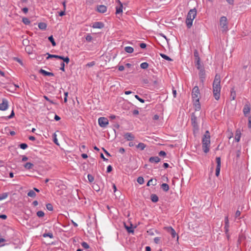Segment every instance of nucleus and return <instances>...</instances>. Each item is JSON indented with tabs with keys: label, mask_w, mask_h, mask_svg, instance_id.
Wrapping results in <instances>:
<instances>
[{
	"label": "nucleus",
	"mask_w": 251,
	"mask_h": 251,
	"mask_svg": "<svg viewBox=\"0 0 251 251\" xmlns=\"http://www.w3.org/2000/svg\"><path fill=\"white\" fill-rule=\"evenodd\" d=\"M38 27L40 29L45 30L47 28V24L45 23H40L38 24Z\"/></svg>",
	"instance_id": "27"
},
{
	"label": "nucleus",
	"mask_w": 251,
	"mask_h": 251,
	"mask_svg": "<svg viewBox=\"0 0 251 251\" xmlns=\"http://www.w3.org/2000/svg\"><path fill=\"white\" fill-rule=\"evenodd\" d=\"M112 170V167L111 165H109L107 167V173H110Z\"/></svg>",
	"instance_id": "55"
},
{
	"label": "nucleus",
	"mask_w": 251,
	"mask_h": 251,
	"mask_svg": "<svg viewBox=\"0 0 251 251\" xmlns=\"http://www.w3.org/2000/svg\"><path fill=\"white\" fill-rule=\"evenodd\" d=\"M248 126L249 128H251V116L249 118Z\"/></svg>",
	"instance_id": "64"
},
{
	"label": "nucleus",
	"mask_w": 251,
	"mask_h": 251,
	"mask_svg": "<svg viewBox=\"0 0 251 251\" xmlns=\"http://www.w3.org/2000/svg\"><path fill=\"white\" fill-rule=\"evenodd\" d=\"M216 161L217 163V166L216 168V173L215 175L216 176H218L220 174V169H221V158L220 157H216Z\"/></svg>",
	"instance_id": "9"
},
{
	"label": "nucleus",
	"mask_w": 251,
	"mask_h": 251,
	"mask_svg": "<svg viewBox=\"0 0 251 251\" xmlns=\"http://www.w3.org/2000/svg\"><path fill=\"white\" fill-rule=\"evenodd\" d=\"M43 97L46 100L50 102V103L55 104V102H53L52 100H50L47 96L45 95L43 96Z\"/></svg>",
	"instance_id": "50"
},
{
	"label": "nucleus",
	"mask_w": 251,
	"mask_h": 251,
	"mask_svg": "<svg viewBox=\"0 0 251 251\" xmlns=\"http://www.w3.org/2000/svg\"><path fill=\"white\" fill-rule=\"evenodd\" d=\"M23 44L24 46H27L28 44V41L27 40H24L23 41Z\"/></svg>",
	"instance_id": "63"
},
{
	"label": "nucleus",
	"mask_w": 251,
	"mask_h": 251,
	"mask_svg": "<svg viewBox=\"0 0 251 251\" xmlns=\"http://www.w3.org/2000/svg\"><path fill=\"white\" fill-rule=\"evenodd\" d=\"M86 40L88 42H91L92 41L93 38L92 36L90 34H88L85 37Z\"/></svg>",
	"instance_id": "45"
},
{
	"label": "nucleus",
	"mask_w": 251,
	"mask_h": 251,
	"mask_svg": "<svg viewBox=\"0 0 251 251\" xmlns=\"http://www.w3.org/2000/svg\"><path fill=\"white\" fill-rule=\"evenodd\" d=\"M87 177H88V180L90 182H92L94 181V177L92 175H91L90 174H88L87 176Z\"/></svg>",
	"instance_id": "41"
},
{
	"label": "nucleus",
	"mask_w": 251,
	"mask_h": 251,
	"mask_svg": "<svg viewBox=\"0 0 251 251\" xmlns=\"http://www.w3.org/2000/svg\"><path fill=\"white\" fill-rule=\"evenodd\" d=\"M39 72L44 76H54V74L51 72H47L44 70L41 69Z\"/></svg>",
	"instance_id": "18"
},
{
	"label": "nucleus",
	"mask_w": 251,
	"mask_h": 251,
	"mask_svg": "<svg viewBox=\"0 0 251 251\" xmlns=\"http://www.w3.org/2000/svg\"><path fill=\"white\" fill-rule=\"evenodd\" d=\"M164 229L169 233H170L172 238H175V237L177 236V240L178 239V236L176 234V233L175 229L171 226H167L164 227Z\"/></svg>",
	"instance_id": "8"
},
{
	"label": "nucleus",
	"mask_w": 251,
	"mask_h": 251,
	"mask_svg": "<svg viewBox=\"0 0 251 251\" xmlns=\"http://www.w3.org/2000/svg\"><path fill=\"white\" fill-rule=\"evenodd\" d=\"M124 137L127 141H132L135 138L134 135L130 132L125 133Z\"/></svg>",
	"instance_id": "13"
},
{
	"label": "nucleus",
	"mask_w": 251,
	"mask_h": 251,
	"mask_svg": "<svg viewBox=\"0 0 251 251\" xmlns=\"http://www.w3.org/2000/svg\"><path fill=\"white\" fill-rule=\"evenodd\" d=\"M149 161L151 163H158L160 161V159L158 156H152L149 158Z\"/></svg>",
	"instance_id": "17"
},
{
	"label": "nucleus",
	"mask_w": 251,
	"mask_h": 251,
	"mask_svg": "<svg viewBox=\"0 0 251 251\" xmlns=\"http://www.w3.org/2000/svg\"><path fill=\"white\" fill-rule=\"evenodd\" d=\"M116 2L119 4V6H116V14H119L122 13L123 12V4L120 0H116Z\"/></svg>",
	"instance_id": "12"
},
{
	"label": "nucleus",
	"mask_w": 251,
	"mask_h": 251,
	"mask_svg": "<svg viewBox=\"0 0 251 251\" xmlns=\"http://www.w3.org/2000/svg\"><path fill=\"white\" fill-rule=\"evenodd\" d=\"M48 55V56L47 57V59H48L50 58H55L57 59H62V56L58 55H55V54H50L49 53H47Z\"/></svg>",
	"instance_id": "22"
},
{
	"label": "nucleus",
	"mask_w": 251,
	"mask_h": 251,
	"mask_svg": "<svg viewBox=\"0 0 251 251\" xmlns=\"http://www.w3.org/2000/svg\"><path fill=\"white\" fill-rule=\"evenodd\" d=\"M22 22L26 25H29L30 23V20L26 17H24L22 19Z\"/></svg>",
	"instance_id": "37"
},
{
	"label": "nucleus",
	"mask_w": 251,
	"mask_h": 251,
	"mask_svg": "<svg viewBox=\"0 0 251 251\" xmlns=\"http://www.w3.org/2000/svg\"><path fill=\"white\" fill-rule=\"evenodd\" d=\"M60 65H61V67L60 68V69L64 72L65 71V64H64V62H61V64H60Z\"/></svg>",
	"instance_id": "52"
},
{
	"label": "nucleus",
	"mask_w": 251,
	"mask_h": 251,
	"mask_svg": "<svg viewBox=\"0 0 251 251\" xmlns=\"http://www.w3.org/2000/svg\"><path fill=\"white\" fill-rule=\"evenodd\" d=\"M81 246L83 248L85 249H88L89 248V245L85 242H83L81 243Z\"/></svg>",
	"instance_id": "42"
},
{
	"label": "nucleus",
	"mask_w": 251,
	"mask_h": 251,
	"mask_svg": "<svg viewBox=\"0 0 251 251\" xmlns=\"http://www.w3.org/2000/svg\"><path fill=\"white\" fill-rule=\"evenodd\" d=\"M231 100H234L236 98V92L234 88H232L230 90Z\"/></svg>",
	"instance_id": "24"
},
{
	"label": "nucleus",
	"mask_w": 251,
	"mask_h": 251,
	"mask_svg": "<svg viewBox=\"0 0 251 251\" xmlns=\"http://www.w3.org/2000/svg\"><path fill=\"white\" fill-rule=\"evenodd\" d=\"M119 152L122 154H123L125 152V150L123 148H120L119 150Z\"/></svg>",
	"instance_id": "58"
},
{
	"label": "nucleus",
	"mask_w": 251,
	"mask_h": 251,
	"mask_svg": "<svg viewBox=\"0 0 251 251\" xmlns=\"http://www.w3.org/2000/svg\"><path fill=\"white\" fill-rule=\"evenodd\" d=\"M132 114L134 115H137L139 114V111L137 109H135L132 111Z\"/></svg>",
	"instance_id": "61"
},
{
	"label": "nucleus",
	"mask_w": 251,
	"mask_h": 251,
	"mask_svg": "<svg viewBox=\"0 0 251 251\" xmlns=\"http://www.w3.org/2000/svg\"><path fill=\"white\" fill-rule=\"evenodd\" d=\"M8 196V193H3L0 195V201L6 199Z\"/></svg>",
	"instance_id": "36"
},
{
	"label": "nucleus",
	"mask_w": 251,
	"mask_h": 251,
	"mask_svg": "<svg viewBox=\"0 0 251 251\" xmlns=\"http://www.w3.org/2000/svg\"><path fill=\"white\" fill-rule=\"evenodd\" d=\"M98 123L101 127H105L108 125V120L105 117H100L98 119Z\"/></svg>",
	"instance_id": "7"
},
{
	"label": "nucleus",
	"mask_w": 251,
	"mask_h": 251,
	"mask_svg": "<svg viewBox=\"0 0 251 251\" xmlns=\"http://www.w3.org/2000/svg\"><path fill=\"white\" fill-rule=\"evenodd\" d=\"M251 111V107H250V104L249 102H247L244 105V107L243 108V112L245 116H246L248 114H249Z\"/></svg>",
	"instance_id": "11"
},
{
	"label": "nucleus",
	"mask_w": 251,
	"mask_h": 251,
	"mask_svg": "<svg viewBox=\"0 0 251 251\" xmlns=\"http://www.w3.org/2000/svg\"><path fill=\"white\" fill-rule=\"evenodd\" d=\"M147 45L145 43H142L140 44V47L142 49H145L146 48Z\"/></svg>",
	"instance_id": "56"
},
{
	"label": "nucleus",
	"mask_w": 251,
	"mask_h": 251,
	"mask_svg": "<svg viewBox=\"0 0 251 251\" xmlns=\"http://www.w3.org/2000/svg\"><path fill=\"white\" fill-rule=\"evenodd\" d=\"M160 56L164 59L168 60V61H173V60L169 57L168 56L165 54L161 53Z\"/></svg>",
	"instance_id": "39"
},
{
	"label": "nucleus",
	"mask_w": 251,
	"mask_h": 251,
	"mask_svg": "<svg viewBox=\"0 0 251 251\" xmlns=\"http://www.w3.org/2000/svg\"><path fill=\"white\" fill-rule=\"evenodd\" d=\"M61 59L63 60L64 62H66L67 64L69 63V62H70V58L68 56L65 57L62 56V59Z\"/></svg>",
	"instance_id": "43"
},
{
	"label": "nucleus",
	"mask_w": 251,
	"mask_h": 251,
	"mask_svg": "<svg viewBox=\"0 0 251 251\" xmlns=\"http://www.w3.org/2000/svg\"><path fill=\"white\" fill-rule=\"evenodd\" d=\"M22 10L25 14H26L28 12V9L27 7H24L22 9Z\"/></svg>",
	"instance_id": "57"
},
{
	"label": "nucleus",
	"mask_w": 251,
	"mask_h": 251,
	"mask_svg": "<svg viewBox=\"0 0 251 251\" xmlns=\"http://www.w3.org/2000/svg\"><path fill=\"white\" fill-rule=\"evenodd\" d=\"M137 182L140 184H143L144 182V178L142 176H139L137 179Z\"/></svg>",
	"instance_id": "40"
},
{
	"label": "nucleus",
	"mask_w": 251,
	"mask_h": 251,
	"mask_svg": "<svg viewBox=\"0 0 251 251\" xmlns=\"http://www.w3.org/2000/svg\"><path fill=\"white\" fill-rule=\"evenodd\" d=\"M125 50L127 53H132L134 51V49L132 47L127 46L125 48Z\"/></svg>",
	"instance_id": "29"
},
{
	"label": "nucleus",
	"mask_w": 251,
	"mask_h": 251,
	"mask_svg": "<svg viewBox=\"0 0 251 251\" xmlns=\"http://www.w3.org/2000/svg\"><path fill=\"white\" fill-rule=\"evenodd\" d=\"M104 26V24L100 22H95L92 27L94 28H102Z\"/></svg>",
	"instance_id": "15"
},
{
	"label": "nucleus",
	"mask_w": 251,
	"mask_h": 251,
	"mask_svg": "<svg viewBox=\"0 0 251 251\" xmlns=\"http://www.w3.org/2000/svg\"><path fill=\"white\" fill-rule=\"evenodd\" d=\"M156 181H157V180H156V179H154V180H153V179H150V180L148 181V183H147V185L148 186H150L151 185H152L153 186H155V185H156V184H157V183H156Z\"/></svg>",
	"instance_id": "25"
},
{
	"label": "nucleus",
	"mask_w": 251,
	"mask_h": 251,
	"mask_svg": "<svg viewBox=\"0 0 251 251\" xmlns=\"http://www.w3.org/2000/svg\"><path fill=\"white\" fill-rule=\"evenodd\" d=\"M44 215V212L42 211H39L37 212V215L39 217H43Z\"/></svg>",
	"instance_id": "47"
},
{
	"label": "nucleus",
	"mask_w": 251,
	"mask_h": 251,
	"mask_svg": "<svg viewBox=\"0 0 251 251\" xmlns=\"http://www.w3.org/2000/svg\"><path fill=\"white\" fill-rule=\"evenodd\" d=\"M125 226L128 233H133L134 232V230L133 229V227H132V225H131L130 226H128L126 225H125Z\"/></svg>",
	"instance_id": "31"
},
{
	"label": "nucleus",
	"mask_w": 251,
	"mask_h": 251,
	"mask_svg": "<svg viewBox=\"0 0 251 251\" xmlns=\"http://www.w3.org/2000/svg\"><path fill=\"white\" fill-rule=\"evenodd\" d=\"M151 199L152 202H156L158 201V197L156 194H151Z\"/></svg>",
	"instance_id": "23"
},
{
	"label": "nucleus",
	"mask_w": 251,
	"mask_h": 251,
	"mask_svg": "<svg viewBox=\"0 0 251 251\" xmlns=\"http://www.w3.org/2000/svg\"><path fill=\"white\" fill-rule=\"evenodd\" d=\"M46 207L49 211L53 210V206L51 203H48L46 204Z\"/></svg>",
	"instance_id": "44"
},
{
	"label": "nucleus",
	"mask_w": 251,
	"mask_h": 251,
	"mask_svg": "<svg viewBox=\"0 0 251 251\" xmlns=\"http://www.w3.org/2000/svg\"><path fill=\"white\" fill-rule=\"evenodd\" d=\"M225 226H224L225 231L226 233H227L229 231V221H228L227 217H226L225 218Z\"/></svg>",
	"instance_id": "14"
},
{
	"label": "nucleus",
	"mask_w": 251,
	"mask_h": 251,
	"mask_svg": "<svg viewBox=\"0 0 251 251\" xmlns=\"http://www.w3.org/2000/svg\"><path fill=\"white\" fill-rule=\"evenodd\" d=\"M43 236L44 237H49L50 238H53V234L52 233H51V232L45 233H44L43 234Z\"/></svg>",
	"instance_id": "38"
},
{
	"label": "nucleus",
	"mask_w": 251,
	"mask_h": 251,
	"mask_svg": "<svg viewBox=\"0 0 251 251\" xmlns=\"http://www.w3.org/2000/svg\"><path fill=\"white\" fill-rule=\"evenodd\" d=\"M161 188L165 191L167 192L169 190V186L167 183H163L161 186Z\"/></svg>",
	"instance_id": "26"
},
{
	"label": "nucleus",
	"mask_w": 251,
	"mask_h": 251,
	"mask_svg": "<svg viewBox=\"0 0 251 251\" xmlns=\"http://www.w3.org/2000/svg\"><path fill=\"white\" fill-rule=\"evenodd\" d=\"M149 67V64L147 62H143L140 64V67L143 69H146Z\"/></svg>",
	"instance_id": "35"
},
{
	"label": "nucleus",
	"mask_w": 251,
	"mask_h": 251,
	"mask_svg": "<svg viewBox=\"0 0 251 251\" xmlns=\"http://www.w3.org/2000/svg\"><path fill=\"white\" fill-rule=\"evenodd\" d=\"M8 108V101L6 99L2 100V103H0V110L5 111Z\"/></svg>",
	"instance_id": "10"
},
{
	"label": "nucleus",
	"mask_w": 251,
	"mask_h": 251,
	"mask_svg": "<svg viewBox=\"0 0 251 251\" xmlns=\"http://www.w3.org/2000/svg\"><path fill=\"white\" fill-rule=\"evenodd\" d=\"M33 166V164L30 162H27L24 165L25 168L28 170L32 169Z\"/></svg>",
	"instance_id": "30"
},
{
	"label": "nucleus",
	"mask_w": 251,
	"mask_h": 251,
	"mask_svg": "<svg viewBox=\"0 0 251 251\" xmlns=\"http://www.w3.org/2000/svg\"><path fill=\"white\" fill-rule=\"evenodd\" d=\"M192 97L193 99V102L195 106V110H200L201 107L199 101L201 98V94L199 88L197 86H195L192 89Z\"/></svg>",
	"instance_id": "2"
},
{
	"label": "nucleus",
	"mask_w": 251,
	"mask_h": 251,
	"mask_svg": "<svg viewBox=\"0 0 251 251\" xmlns=\"http://www.w3.org/2000/svg\"><path fill=\"white\" fill-rule=\"evenodd\" d=\"M197 15V11L195 8L191 9L188 13L186 19V24L188 28H190L193 24V21Z\"/></svg>",
	"instance_id": "4"
},
{
	"label": "nucleus",
	"mask_w": 251,
	"mask_h": 251,
	"mask_svg": "<svg viewBox=\"0 0 251 251\" xmlns=\"http://www.w3.org/2000/svg\"><path fill=\"white\" fill-rule=\"evenodd\" d=\"M27 196L31 198H35L36 195L34 190H30L27 193Z\"/></svg>",
	"instance_id": "32"
},
{
	"label": "nucleus",
	"mask_w": 251,
	"mask_h": 251,
	"mask_svg": "<svg viewBox=\"0 0 251 251\" xmlns=\"http://www.w3.org/2000/svg\"><path fill=\"white\" fill-rule=\"evenodd\" d=\"M136 147L137 149H140V150L143 151L146 147V145L143 143H139L137 145H136Z\"/></svg>",
	"instance_id": "21"
},
{
	"label": "nucleus",
	"mask_w": 251,
	"mask_h": 251,
	"mask_svg": "<svg viewBox=\"0 0 251 251\" xmlns=\"http://www.w3.org/2000/svg\"><path fill=\"white\" fill-rule=\"evenodd\" d=\"M200 71L199 73V76L200 79L202 81H203L204 79H205V72L204 69H202Z\"/></svg>",
	"instance_id": "19"
},
{
	"label": "nucleus",
	"mask_w": 251,
	"mask_h": 251,
	"mask_svg": "<svg viewBox=\"0 0 251 251\" xmlns=\"http://www.w3.org/2000/svg\"><path fill=\"white\" fill-rule=\"evenodd\" d=\"M158 154L160 156H165L166 155V153L163 151H160Z\"/></svg>",
	"instance_id": "53"
},
{
	"label": "nucleus",
	"mask_w": 251,
	"mask_h": 251,
	"mask_svg": "<svg viewBox=\"0 0 251 251\" xmlns=\"http://www.w3.org/2000/svg\"><path fill=\"white\" fill-rule=\"evenodd\" d=\"M135 98L138 100L140 102H142V103H144L145 102V100H143V99H141L140 98L139 96L136 95H135Z\"/></svg>",
	"instance_id": "49"
},
{
	"label": "nucleus",
	"mask_w": 251,
	"mask_h": 251,
	"mask_svg": "<svg viewBox=\"0 0 251 251\" xmlns=\"http://www.w3.org/2000/svg\"><path fill=\"white\" fill-rule=\"evenodd\" d=\"M95 61H92L91 62H89L88 63H87L86 64V66L89 67H92L94 65H95Z\"/></svg>",
	"instance_id": "51"
},
{
	"label": "nucleus",
	"mask_w": 251,
	"mask_h": 251,
	"mask_svg": "<svg viewBox=\"0 0 251 251\" xmlns=\"http://www.w3.org/2000/svg\"><path fill=\"white\" fill-rule=\"evenodd\" d=\"M241 137V133L240 131H238V130L236 131L235 135V140L238 142L240 141Z\"/></svg>",
	"instance_id": "28"
},
{
	"label": "nucleus",
	"mask_w": 251,
	"mask_h": 251,
	"mask_svg": "<svg viewBox=\"0 0 251 251\" xmlns=\"http://www.w3.org/2000/svg\"><path fill=\"white\" fill-rule=\"evenodd\" d=\"M58 15L60 16H63L65 15V10L61 11L60 12L58 13Z\"/></svg>",
	"instance_id": "59"
},
{
	"label": "nucleus",
	"mask_w": 251,
	"mask_h": 251,
	"mask_svg": "<svg viewBox=\"0 0 251 251\" xmlns=\"http://www.w3.org/2000/svg\"><path fill=\"white\" fill-rule=\"evenodd\" d=\"M202 147L204 152L207 153L209 151L210 146V136L209 132L207 130L205 132L202 139Z\"/></svg>",
	"instance_id": "3"
},
{
	"label": "nucleus",
	"mask_w": 251,
	"mask_h": 251,
	"mask_svg": "<svg viewBox=\"0 0 251 251\" xmlns=\"http://www.w3.org/2000/svg\"><path fill=\"white\" fill-rule=\"evenodd\" d=\"M98 11L101 13H103L106 11L107 7L104 5H100L97 7Z\"/></svg>",
	"instance_id": "16"
},
{
	"label": "nucleus",
	"mask_w": 251,
	"mask_h": 251,
	"mask_svg": "<svg viewBox=\"0 0 251 251\" xmlns=\"http://www.w3.org/2000/svg\"><path fill=\"white\" fill-rule=\"evenodd\" d=\"M49 40L51 43L52 46L54 47L56 46V43L54 41V38L52 35H51L48 38Z\"/></svg>",
	"instance_id": "33"
},
{
	"label": "nucleus",
	"mask_w": 251,
	"mask_h": 251,
	"mask_svg": "<svg viewBox=\"0 0 251 251\" xmlns=\"http://www.w3.org/2000/svg\"><path fill=\"white\" fill-rule=\"evenodd\" d=\"M14 116H15V113H14V110H12L10 115L8 117V119L13 118L14 117Z\"/></svg>",
	"instance_id": "54"
},
{
	"label": "nucleus",
	"mask_w": 251,
	"mask_h": 251,
	"mask_svg": "<svg viewBox=\"0 0 251 251\" xmlns=\"http://www.w3.org/2000/svg\"><path fill=\"white\" fill-rule=\"evenodd\" d=\"M197 117L195 116V114L193 113L191 115V121L192 125L194 128V131L198 130L199 129V126L198 123L197 122Z\"/></svg>",
	"instance_id": "6"
},
{
	"label": "nucleus",
	"mask_w": 251,
	"mask_h": 251,
	"mask_svg": "<svg viewBox=\"0 0 251 251\" xmlns=\"http://www.w3.org/2000/svg\"><path fill=\"white\" fill-rule=\"evenodd\" d=\"M154 242L155 244H158L160 243V237H156L154 238Z\"/></svg>",
	"instance_id": "48"
},
{
	"label": "nucleus",
	"mask_w": 251,
	"mask_h": 251,
	"mask_svg": "<svg viewBox=\"0 0 251 251\" xmlns=\"http://www.w3.org/2000/svg\"><path fill=\"white\" fill-rule=\"evenodd\" d=\"M220 25L224 31L228 30L227 20L225 16H222L220 20Z\"/></svg>",
	"instance_id": "5"
},
{
	"label": "nucleus",
	"mask_w": 251,
	"mask_h": 251,
	"mask_svg": "<svg viewBox=\"0 0 251 251\" xmlns=\"http://www.w3.org/2000/svg\"><path fill=\"white\" fill-rule=\"evenodd\" d=\"M194 56L195 58V61H197L198 63L199 61H201L200 57H199V52L197 50H195L194 51Z\"/></svg>",
	"instance_id": "20"
},
{
	"label": "nucleus",
	"mask_w": 251,
	"mask_h": 251,
	"mask_svg": "<svg viewBox=\"0 0 251 251\" xmlns=\"http://www.w3.org/2000/svg\"><path fill=\"white\" fill-rule=\"evenodd\" d=\"M125 69V67L123 65H121V66H119V68H118V70L120 71H124Z\"/></svg>",
	"instance_id": "62"
},
{
	"label": "nucleus",
	"mask_w": 251,
	"mask_h": 251,
	"mask_svg": "<svg viewBox=\"0 0 251 251\" xmlns=\"http://www.w3.org/2000/svg\"><path fill=\"white\" fill-rule=\"evenodd\" d=\"M200 61H199V62L198 63L197 61H195V64H196V66L197 67V68L199 70H202V69H203L204 68H203V67L201 65V63H200Z\"/></svg>",
	"instance_id": "34"
},
{
	"label": "nucleus",
	"mask_w": 251,
	"mask_h": 251,
	"mask_svg": "<svg viewBox=\"0 0 251 251\" xmlns=\"http://www.w3.org/2000/svg\"><path fill=\"white\" fill-rule=\"evenodd\" d=\"M241 215V212L239 210H237L235 213V217L238 218Z\"/></svg>",
	"instance_id": "60"
},
{
	"label": "nucleus",
	"mask_w": 251,
	"mask_h": 251,
	"mask_svg": "<svg viewBox=\"0 0 251 251\" xmlns=\"http://www.w3.org/2000/svg\"><path fill=\"white\" fill-rule=\"evenodd\" d=\"M19 146L20 148L23 150H25L27 148V145L25 143H22Z\"/></svg>",
	"instance_id": "46"
},
{
	"label": "nucleus",
	"mask_w": 251,
	"mask_h": 251,
	"mask_svg": "<svg viewBox=\"0 0 251 251\" xmlns=\"http://www.w3.org/2000/svg\"><path fill=\"white\" fill-rule=\"evenodd\" d=\"M221 77L218 74L215 75L214 80L213 83V96L216 100H219L221 95V87L220 85Z\"/></svg>",
	"instance_id": "1"
}]
</instances>
